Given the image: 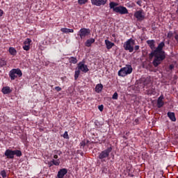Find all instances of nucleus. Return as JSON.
<instances>
[{
    "label": "nucleus",
    "mask_w": 178,
    "mask_h": 178,
    "mask_svg": "<svg viewBox=\"0 0 178 178\" xmlns=\"http://www.w3.org/2000/svg\"><path fill=\"white\" fill-rule=\"evenodd\" d=\"M6 60H5V59H3V58H1L0 59V67L6 66Z\"/></svg>",
    "instance_id": "nucleus-25"
},
{
    "label": "nucleus",
    "mask_w": 178,
    "mask_h": 178,
    "mask_svg": "<svg viewBox=\"0 0 178 178\" xmlns=\"http://www.w3.org/2000/svg\"><path fill=\"white\" fill-rule=\"evenodd\" d=\"M68 60L70 63H73L74 65H76V63L78 62L77 58L73 56L70 57Z\"/></svg>",
    "instance_id": "nucleus-22"
},
{
    "label": "nucleus",
    "mask_w": 178,
    "mask_h": 178,
    "mask_svg": "<svg viewBox=\"0 0 178 178\" xmlns=\"http://www.w3.org/2000/svg\"><path fill=\"white\" fill-rule=\"evenodd\" d=\"M142 2L143 1H138L136 3H137V5H139V6H141Z\"/></svg>",
    "instance_id": "nucleus-41"
},
{
    "label": "nucleus",
    "mask_w": 178,
    "mask_h": 178,
    "mask_svg": "<svg viewBox=\"0 0 178 178\" xmlns=\"http://www.w3.org/2000/svg\"><path fill=\"white\" fill-rule=\"evenodd\" d=\"M64 138H66L67 140H69V134H67V131H65L63 136Z\"/></svg>",
    "instance_id": "nucleus-34"
},
{
    "label": "nucleus",
    "mask_w": 178,
    "mask_h": 178,
    "mask_svg": "<svg viewBox=\"0 0 178 178\" xmlns=\"http://www.w3.org/2000/svg\"><path fill=\"white\" fill-rule=\"evenodd\" d=\"M54 159H58V155L55 154V155L54 156Z\"/></svg>",
    "instance_id": "nucleus-44"
},
{
    "label": "nucleus",
    "mask_w": 178,
    "mask_h": 178,
    "mask_svg": "<svg viewBox=\"0 0 178 178\" xmlns=\"http://www.w3.org/2000/svg\"><path fill=\"white\" fill-rule=\"evenodd\" d=\"M86 145H88V143H90V140H86Z\"/></svg>",
    "instance_id": "nucleus-45"
},
{
    "label": "nucleus",
    "mask_w": 178,
    "mask_h": 178,
    "mask_svg": "<svg viewBox=\"0 0 178 178\" xmlns=\"http://www.w3.org/2000/svg\"><path fill=\"white\" fill-rule=\"evenodd\" d=\"M151 83V80L149 79H146L145 81H144V86H148Z\"/></svg>",
    "instance_id": "nucleus-31"
},
{
    "label": "nucleus",
    "mask_w": 178,
    "mask_h": 178,
    "mask_svg": "<svg viewBox=\"0 0 178 178\" xmlns=\"http://www.w3.org/2000/svg\"><path fill=\"white\" fill-rule=\"evenodd\" d=\"M113 35V37H115V35L113 34V35Z\"/></svg>",
    "instance_id": "nucleus-47"
},
{
    "label": "nucleus",
    "mask_w": 178,
    "mask_h": 178,
    "mask_svg": "<svg viewBox=\"0 0 178 178\" xmlns=\"http://www.w3.org/2000/svg\"><path fill=\"white\" fill-rule=\"evenodd\" d=\"M163 95H161L157 99V108H162L165 105V102H163Z\"/></svg>",
    "instance_id": "nucleus-12"
},
{
    "label": "nucleus",
    "mask_w": 178,
    "mask_h": 178,
    "mask_svg": "<svg viewBox=\"0 0 178 178\" xmlns=\"http://www.w3.org/2000/svg\"><path fill=\"white\" fill-rule=\"evenodd\" d=\"M13 72H15V74L18 76V77H22L23 76V73L22 72V70L17 69H13L11 70Z\"/></svg>",
    "instance_id": "nucleus-15"
},
{
    "label": "nucleus",
    "mask_w": 178,
    "mask_h": 178,
    "mask_svg": "<svg viewBox=\"0 0 178 178\" xmlns=\"http://www.w3.org/2000/svg\"><path fill=\"white\" fill-rule=\"evenodd\" d=\"M67 174V169L62 168L58 172V178H65V175Z\"/></svg>",
    "instance_id": "nucleus-11"
},
{
    "label": "nucleus",
    "mask_w": 178,
    "mask_h": 178,
    "mask_svg": "<svg viewBox=\"0 0 178 178\" xmlns=\"http://www.w3.org/2000/svg\"><path fill=\"white\" fill-rule=\"evenodd\" d=\"M170 70H173L175 69V65L173 64H171L169 65Z\"/></svg>",
    "instance_id": "nucleus-39"
},
{
    "label": "nucleus",
    "mask_w": 178,
    "mask_h": 178,
    "mask_svg": "<svg viewBox=\"0 0 178 178\" xmlns=\"http://www.w3.org/2000/svg\"><path fill=\"white\" fill-rule=\"evenodd\" d=\"M134 17L137 19L138 22H143L145 19V15H144V11L143 10L135 12Z\"/></svg>",
    "instance_id": "nucleus-8"
},
{
    "label": "nucleus",
    "mask_w": 178,
    "mask_h": 178,
    "mask_svg": "<svg viewBox=\"0 0 178 178\" xmlns=\"http://www.w3.org/2000/svg\"><path fill=\"white\" fill-rule=\"evenodd\" d=\"M118 97H119V95H118V92H114V94L113 95L112 99H118Z\"/></svg>",
    "instance_id": "nucleus-33"
},
{
    "label": "nucleus",
    "mask_w": 178,
    "mask_h": 178,
    "mask_svg": "<svg viewBox=\"0 0 178 178\" xmlns=\"http://www.w3.org/2000/svg\"><path fill=\"white\" fill-rule=\"evenodd\" d=\"M2 15H3V10H0V17L2 16Z\"/></svg>",
    "instance_id": "nucleus-42"
},
{
    "label": "nucleus",
    "mask_w": 178,
    "mask_h": 178,
    "mask_svg": "<svg viewBox=\"0 0 178 178\" xmlns=\"http://www.w3.org/2000/svg\"><path fill=\"white\" fill-rule=\"evenodd\" d=\"M129 134H130V132H127L125 134V135L123 136V138H124L125 140H127V138H129Z\"/></svg>",
    "instance_id": "nucleus-35"
},
{
    "label": "nucleus",
    "mask_w": 178,
    "mask_h": 178,
    "mask_svg": "<svg viewBox=\"0 0 178 178\" xmlns=\"http://www.w3.org/2000/svg\"><path fill=\"white\" fill-rule=\"evenodd\" d=\"M51 162L53 165H55V166H59V165L60 164V161H59V159L58 160L53 159Z\"/></svg>",
    "instance_id": "nucleus-24"
},
{
    "label": "nucleus",
    "mask_w": 178,
    "mask_h": 178,
    "mask_svg": "<svg viewBox=\"0 0 178 178\" xmlns=\"http://www.w3.org/2000/svg\"><path fill=\"white\" fill-rule=\"evenodd\" d=\"M105 44L106 45L107 49H111V48L113 47H114V45H115V43H113V42H111V41H109L108 40H105Z\"/></svg>",
    "instance_id": "nucleus-17"
},
{
    "label": "nucleus",
    "mask_w": 178,
    "mask_h": 178,
    "mask_svg": "<svg viewBox=\"0 0 178 178\" xmlns=\"http://www.w3.org/2000/svg\"><path fill=\"white\" fill-rule=\"evenodd\" d=\"M54 89L56 90V91H58V92H59V91H62V88L59 86H56Z\"/></svg>",
    "instance_id": "nucleus-36"
},
{
    "label": "nucleus",
    "mask_w": 178,
    "mask_h": 178,
    "mask_svg": "<svg viewBox=\"0 0 178 178\" xmlns=\"http://www.w3.org/2000/svg\"><path fill=\"white\" fill-rule=\"evenodd\" d=\"M103 88H104V86L102 85V83H99L95 87V91H96V92L99 94V92H101V91H102Z\"/></svg>",
    "instance_id": "nucleus-18"
},
{
    "label": "nucleus",
    "mask_w": 178,
    "mask_h": 178,
    "mask_svg": "<svg viewBox=\"0 0 178 178\" xmlns=\"http://www.w3.org/2000/svg\"><path fill=\"white\" fill-rule=\"evenodd\" d=\"M86 62L82 60L77 64L78 70L80 72H83V73H87L90 70L88 69V66L85 64Z\"/></svg>",
    "instance_id": "nucleus-7"
},
{
    "label": "nucleus",
    "mask_w": 178,
    "mask_h": 178,
    "mask_svg": "<svg viewBox=\"0 0 178 178\" xmlns=\"http://www.w3.org/2000/svg\"><path fill=\"white\" fill-rule=\"evenodd\" d=\"M31 44V39L27 38L24 42V45H30Z\"/></svg>",
    "instance_id": "nucleus-28"
},
{
    "label": "nucleus",
    "mask_w": 178,
    "mask_h": 178,
    "mask_svg": "<svg viewBox=\"0 0 178 178\" xmlns=\"http://www.w3.org/2000/svg\"><path fill=\"white\" fill-rule=\"evenodd\" d=\"M60 31H62V33H65V34H69V33H74V30L69 29L67 28H62Z\"/></svg>",
    "instance_id": "nucleus-19"
},
{
    "label": "nucleus",
    "mask_w": 178,
    "mask_h": 178,
    "mask_svg": "<svg viewBox=\"0 0 178 178\" xmlns=\"http://www.w3.org/2000/svg\"><path fill=\"white\" fill-rule=\"evenodd\" d=\"M86 145H87V143H86V140H83L82 142L80 143L81 148L83 149Z\"/></svg>",
    "instance_id": "nucleus-30"
},
{
    "label": "nucleus",
    "mask_w": 178,
    "mask_h": 178,
    "mask_svg": "<svg viewBox=\"0 0 178 178\" xmlns=\"http://www.w3.org/2000/svg\"><path fill=\"white\" fill-rule=\"evenodd\" d=\"M1 176H2V177L5 178L6 177L7 175H6V171H5V170L1 171L0 173Z\"/></svg>",
    "instance_id": "nucleus-32"
},
{
    "label": "nucleus",
    "mask_w": 178,
    "mask_h": 178,
    "mask_svg": "<svg viewBox=\"0 0 178 178\" xmlns=\"http://www.w3.org/2000/svg\"><path fill=\"white\" fill-rule=\"evenodd\" d=\"M88 2V0H78L79 5H86Z\"/></svg>",
    "instance_id": "nucleus-27"
},
{
    "label": "nucleus",
    "mask_w": 178,
    "mask_h": 178,
    "mask_svg": "<svg viewBox=\"0 0 178 178\" xmlns=\"http://www.w3.org/2000/svg\"><path fill=\"white\" fill-rule=\"evenodd\" d=\"M112 147H107V149H106L105 150L101 152L99 154V159H100L102 161L103 159H105L106 158H108L109 156V154H111V152H112Z\"/></svg>",
    "instance_id": "nucleus-6"
},
{
    "label": "nucleus",
    "mask_w": 178,
    "mask_h": 178,
    "mask_svg": "<svg viewBox=\"0 0 178 178\" xmlns=\"http://www.w3.org/2000/svg\"><path fill=\"white\" fill-rule=\"evenodd\" d=\"M134 49H135V51H138L140 49V46L139 45H136L134 47Z\"/></svg>",
    "instance_id": "nucleus-40"
},
{
    "label": "nucleus",
    "mask_w": 178,
    "mask_h": 178,
    "mask_svg": "<svg viewBox=\"0 0 178 178\" xmlns=\"http://www.w3.org/2000/svg\"><path fill=\"white\" fill-rule=\"evenodd\" d=\"M147 45L152 49V52L149 54V59H152L154 57L152 65L154 67H158L159 65H161L165 59H166V54L163 51L165 47V42H161L156 48H155V40H149L146 41Z\"/></svg>",
    "instance_id": "nucleus-1"
},
{
    "label": "nucleus",
    "mask_w": 178,
    "mask_h": 178,
    "mask_svg": "<svg viewBox=\"0 0 178 178\" xmlns=\"http://www.w3.org/2000/svg\"><path fill=\"white\" fill-rule=\"evenodd\" d=\"M95 42V39L94 38H90L86 40L85 42L86 47H91L92 44H94Z\"/></svg>",
    "instance_id": "nucleus-13"
},
{
    "label": "nucleus",
    "mask_w": 178,
    "mask_h": 178,
    "mask_svg": "<svg viewBox=\"0 0 178 178\" xmlns=\"http://www.w3.org/2000/svg\"><path fill=\"white\" fill-rule=\"evenodd\" d=\"M133 72V67L131 65H127L125 67H122L119 70L118 72V76H120L121 77H125V76H127V74H131V73Z\"/></svg>",
    "instance_id": "nucleus-5"
},
{
    "label": "nucleus",
    "mask_w": 178,
    "mask_h": 178,
    "mask_svg": "<svg viewBox=\"0 0 178 178\" xmlns=\"http://www.w3.org/2000/svg\"><path fill=\"white\" fill-rule=\"evenodd\" d=\"M147 95H155L156 94V92H155V88H150L147 90Z\"/></svg>",
    "instance_id": "nucleus-20"
},
{
    "label": "nucleus",
    "mask_w": 178,
    "mask_h": 178,
    "mask_svg": "<svg viewBox=\"0 0 178 178\" xmlns=\"http://www.w3.org/2000/svg\"><path fill=\"white\" fill-rule=\"evenodd\" d=\"M135 122L137 123L138 122V119L135 120Z\"/></svg>",
    "instance_id": "nucleus-46"
},
{
    "label": "nucleus",
    "mask_w": 178,
    "mask_h": 178,
    "mask_svg": "<svg viewBox=\"0 0 178 178\" xmlns=\"http://www.w3.org/2000/svg\"><path fill=\"white\" fill-rule=\"evenodd\" d=\"M9 53L10 54V55H13V56H15L17 54V51H16V49H15L13 47H10Z\"/></svg>",
    "instance_id": "nucleus-23"
},
{
    "label": "nucleus",
    "mask_w": 178,
    "mask_h": 178,
    "mask_svg": "<svg viewBox=\"0 0 178 178\" xmlns=\"http://www.w3.org/2000/svg\"><path fill=\"white\" fill-rule=\"evenodd\" d=\"M16 72H14L12 71V70L9 72V76L10 80H15V79H17V75L15 74Z\"/></svg>",
    "instance_id": "nucleus-21"
},
{
    "label": "nucleus",
    "mask_w": 178,
    "mask_h": 178,
    "mask_svg": "<svg viewBox=\"0 0 178 178\" xmlns=\"http://www.w3.org/2000/svg\"><path fill=\"white\" fill-rule=\"evenodd\" d=\"M136 44V40L132 38L129 39L124 44V49L125 51H129V52H133L134 51V45Z\"/></svg>",
    "instance_id": "nucleus-4"
},
{
    "label": "nucleus",
    "mask_w": 178,
    "mask_h": 178,
    "mask_svg": "<svg viewBox=\"0 0 178 178\" xmlns=\"http://www.w3.org/2000/svg\"><path fill=\"white\" fill-rule=\"evenodd\" d=\"M23 49L24 51H30V45H29V44H24Z\"/></svg>",
    "instance_id": "nucleus-29"
},
{
    "label": "nucleus",
    "mask_w": 178,
    "mask_h": 178,
    "mask_svg": "<svg viewBox=\"0 0 178 178\" xmlns=\"http://www.w3.org/2000/svg\"><path fill=\"white\" fill-rule=\"evenodd\" d=\"M171 37H173V32L170 31L168 33V38H170Z\"/></svg>",
    "instance_id": "nucleus-37"
},
{
    "label": "nucleus",
    "mask_w": 178,
    "mask_h": 178,
    "mask_svg": "<svg viewBox=\"0 0 178 178\" xmlns=\"http://www.w3.org/2000/svg\"><path fill=\"white\" fill-rule=\"evenodd\" d=\"M167 115L172 122H176V115H175V113L168 112Z\"/></svg>",
    "instance_id": "nucleus-16"
},
{
    "label": "nucleus",
    "mask_w": 178,
    "mask_h": 178,
    "mask_svg": "<svg viewBox=\"0 0 178 178\" xmlns=\"http://www.w3.org/2000/svg\"><path fill=\"white\" fill-rule=\"evenodd\" d=\"M1 92L5 95L10 94V92H12V90H10V88L9 86H6L1 89Z\"/></svg>",
    "instance_id": "nucleus-14"
},
{
    "label": "nucleus",
    "mask_w": 178,
    "mask_h": 178,
    "mask_svg": "<svg viewBox=\"0 0 178 178\" xmlns=\"http://www.w3.org/2000/svg\"><path fill=\"white\" fill-rule=\"evenodd\" d=\"M118 5H119L118 3L113 1L110 2V9H113V12H115V13H120V15H127L129 13V10L126 7L122 6H118Z\"/></svg>",
    "instance_id": "nucleus-2"
},
{
    "label": "nucleus",
    "mask_w": 178,
    "mask_h": 178,
    "mask_svg": "<svg viewBox=\"0 0 178 178\" xmlns=\"http://www.w3.org/2000/svg\"><path fill=\"white\" fill-rule=\"evenodd\" d=\"M98 109L100 111V112H102V111H104V106L102 104L99 105L98 106Z\"/></svg>",
    "instance_id": "nucleus-38"
},
{
    "label": "nucleus",
    "mask_w": 178,
    "mask_h": 178,
    "mask_svg": "<svg viewBox=\"0 0 178 178\" xmlns=\"http://www.w3.org/2000/svg\"><path fill=\"white\" fill-rule=\"evenodd\" d=\"M92 5H95V6H104L106 5V2L108 0H90Z\"/></svg>",
    "instance_id": "nucleus-10"
},
{
    "label": "nucleus",
    "mask_w": 178,
    "mask_h": 178,
    "mask_svg": "<svg viewBox=\"0 0 178 178\" xmlns=\"http://www.w3.org/2000/svg\"><path fill=\"white\" fill-rule=\"evenodd\" d=\"M80 76V71L79 70H76L74 73V80H77L79 79V76Z\"/></svg>",
    "instance_id": "nucleus-26"
},
{
    "label": "nucleus",
    "mask_w": 178,
    "mask_h": 178,
    "mask_svg": "<svg viewBox=\"0 0 178 178\" xmlns=\"http://www.w3.org/2000/svg\"><path fill=\"white\" fill-rule=\"evenodd\" d=\"M90 33V29L82 28L79 31V35L80 38H84L87 37Z\"/></svg>",
    "instance_id": "nucleus-9"
},
{
    "label": "nucleus",
    "mask_w": 178,
    "mask_h": 178,
    "mask_svg": "<svg viewBox=\"0 0 178 178\" xmlns=\"http://www.w3.org/2000/svg\"><path fill=\"white\" fill-rule=\"evenodd\" d=\"M56 154H58V155H60L62 154V152L60 151H56Z\"/></svg>",
    "instance_id": "nucleus-43"
},
{
    "label": "nucleus",
    "mask_w": 178,
    "mask_h": 178,
    "mask_svg": "<svg viewBox=\"0 0 178 178\" xmlns=\"http://www.w3.org/2000/svg\"><path fill=\"white\" fill-rule=\"evenodd\" d=\"M5 156H6L7 159H14L15 155L18 158H20L23 154L22 153L21 150L15 149L13 150L10 149H8L6 150L4 153Z\"/></svg>",
    "instance_id": "nucleus-3"
}]
</instances>
